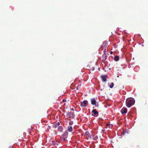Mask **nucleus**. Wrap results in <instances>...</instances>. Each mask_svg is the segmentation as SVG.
I'll list each match as a JSON object with an SVG mask.
<instances>
[{
	"instance_id": "obj_11",
	"label": "nucleus",
	"mask_w": 148,
	"mask_h": 148,
	"mask_svg": "<svg viewBox=\"0 0 148 148\" xmlns=\"http://www.w3.org/2000/svg\"><path fill=\"white\" fill-rule=\"evenodd\" d=\"M91 104L93 105H96V101L95 99L94 98L93 99H92L91 100Z\"/></svg>"
},
{
	"instance_id": "obj_10",
	"label": "nucleus",
	"mask_w": 148,
	"mask_h": 148,
	"mask_svg": "<svg viewBox=\"0 0 148 148\" xmlns=\"http://www.w3.org/2000/svg\"><path fill=\"white\" fill-rule=\"evenodd\" d=\"M67 130L70 132H71L73 131V127L71 126H69Z\"/></svg>"
},
{
	"instance_id": "obj_15",
	"label": "nucleus",
	"mask_w": 148,
	"mask_h": 148,
	"mask_svg": "<svg viewBox=\"0 0 148 148\" xmlns=\"http://www.w3.org/2000/svg\"><path fill=\"white\" fill-rule=\"evenodd\" d=\"M113 86H114V83H113L111 82V83L110 84V85L109 87L110 88H112L113 87Z\"/></svg>"
},
{
	"instance_id": "obj_8",
	"label": "nucleus",
	"mask_w": 148,
	"mask_h": 148,
	"mask_svg": "<svg viewBox=\"0 0 148 148\" xmlns=\"http://www.w3.org/2000/svg\"><path fill=\"white\" fill-rule=\"evenodd\" d=\"M106 76L105 75H102L101 79L103 82H106Z\"/></svg>"
},
{
	"instance_id": "obj_12",
	"label": "nucleus",
	"mask_w": 148,
	"mask_h": 148,
	"mask_svg": "<svg viewBox=\"0 0 148 148\" xmlns=\"http://www.w3.org/2000/svg\"><path fill=\"white\" fill-rule=\"evenodd\" d=\"M85 135L87 136L90 138L91 137V135L90 133L88 132H86L85 133Z\"/></svg>"
},
{
	"instance_id": "obj_2",
	"label": "nucleus",
	"mask_w": 148,
	"mask_h": 148,
	"mask_svg": "<svg viewBox=\"0 0 148 148\" xmlns=\"http://www.w3.org/2000/svg\"><path fill=\"white\" fill-rule=\"evenodd\" d=\"M92 115L95 117L97 116L99 114V113L96 109H94L92 111Z\"/></svg>"
},
{
	"instance_id": "obj_3",
	"label": "nucleus",
	"mask_w": 148,
	"mask_h": 148,
	"mask_svg": "<svg viewBox=\"0 0 148 148\" xmlns=\"http://www.w3.org/2000/svg\"><path fill=\"white\" fill-rule=\"evenodd\" d=\"M88 101L87 100H84L83 102H81L80 106L82 107H85L87 105Z\"/></svg>"
},
{
	"instance_id": "obj_4",
	"label": "nucleus",
	"mask_w": 148,
	"mask_h": 148,
	"mask_svg": "<svg viewBox=\"0 0 148 148\" xmlns=\"http://www.w3.org/2000/svg\"><path fill=\"white\" fill-rule=\"evenodd\" d=\"M68 133L66 132L64 133L62 135V139L63 141H65L66 139L68 137Z\"/></svg>"
},
{
	"instance_id": "obj_14",
	"label": "nucleus",
	"mask_w": 148,
	"mask_h": 148,
	"mask_svg": "<svg viewBox=\"0 0 148 148\" xmlns=\"http://www.w3.org/2000/svg\"><path fill=\"white\" fill-rule=\"evenodd\" d=\"M119 60V58L118 56H116L114 57V60L116 61H118Z\"/></svg>"
},
{
	"instance_id": "obj_16",
	"label": "nucleus",
	"mask_w": 148,
	"mask_h": 148,
	"mask_svg": "<svg viewBox=\"0 0 148 148\" xmlns=\"http://www.w3.org/2000/svg\"><path fill=\"white\" fill-rule=\"evenodd\" d=\"M73 123V121H70L69 122V124L70 125H72Z\"/></svg>"
},
{
	"instance_id": "obj_1",
	"label": "nucleus",
	"mask_w": 148,
	"mask_h": 148,
	"mask_svg": "<svg viewBox=\"0 0 148 148\" xmlns=\"http://www.w3.org/2000/svg\"><path fill=\"white\" fill-rule=\"evenodd\" d=\"M135 103L134 99L132 98H128L126 99V106L128 108L130 107Z\"/></svg>"
},
{
	"instance_id": "obj_7",
	"label": "nucleus",
	"mask_w": 148,
	"mask_h": 148,
	"mask_svg": "<svg viewBox=\"0 0 148 148\" xmlns=\"http://www.w3.org/2000/svg\"><path fill=\"white\" fill-rule=\"evenodd\" d=\"M108 46V42L107 41H105L102 45V47H106Z\"/></svg>"
},
{
	"instance_id": "obj_18",
	"label": "nucleus",
	"mask_w": 148,
	"mask_h": 148,
	"mask_svg": "<svg viewBox=\"0 0 148 148\" xmlns=\"http://www.w3.org/2000/svg\"><path fill=\"white\" fill-rule=\"evenodd\" d=\"M110 54H113V52L112 51H111L110 52Z\"/></svg>"
},
{
	"instance_id": "obj_9",
	"label": "nucleus",
	"mask_w": 148,
	"mask_h": 148,
	"mask_svg": "<svg viewBox=\"0 0 148 148\" xmlns=\"http://www.w3.org/2000/svg\"><path fill=\"white\" fill-rule=\"evenodd\" d=\"M60 125V123L59 122H58L56 123L55 124H54L53 125V127L55 128H57L58 126H59Z\"/></svg>"
},
{
	"instance_id": "obj_5",
	"label": "nucleus",
	"mask_w": 148,
	"mask_h": 148,
	"mask_svg": "<svg viewBox=\"0 0 148 148\" xmlns=\"http://www.w3.org/2000/svg\"><path fill=\"white\" fill-rule=\"evenodd\" d=\"M127 109L125 107L123 108L121 110V112L122 114H125L127 113Z\"/></svg>"
},
{
	"instance_id": "obj_13",
	"label": "nucleus",
	"mask_w": 148,
	"mask_h": 148,
	"mask_svg": "<svg viewBox=\"0 0 148 148\" xmlns=\"http://www.w3.org/2000/svg\"><path fill=\"white\" fill-rule=\"evenodd\" d=\"M63 130V127L61 126L59 127L58 128V130L60 132H62Z\"/></svg>"
},
{
	"instance_id": "obj_6",
	"label": "nucleus",
	"mask_w": 148,
	"mask_h": 148,
	"mask_svg": "<svg viewBox=\"0 0 148 148\" xmlns=\"http://www.w3.org/2000/svg\"><path fill=\"white\" fill-rule=\"evenodd\" d=\"M67 115L68 116H69L70 118H71L72 119L75 116V114L73 112H69L67 114Z\"/></svg>"
},
{
	"instance_id": "obj_19",
	"label": "nucleus",
	"mask_w": 148,
	"mask_h": 148,
	"mask_svg": "<svg viewBox=\"0 0 148 148\" xmlns=\"http://www.w3.org/2000/svg\"><path fill=\"white\" fill-rule=\"evenodd\" d=\"M71 110H73V108H72V109H71Z\"/></svg>"
},
{
	"instance_id": "obj_17",
	"label": "nucleus",
	"mask_w": 148,
	"mask_h": 148,
	"mask_svg": "<svg viewBox=\"0 0 148 148\" xmlns=\"http://www.w3.org/2000/svg\"><path fill=\"white\" fill-rule=\"evenodd\" d=\"M98 138V136H96L95 137H94V138H93V139L95 140H97Z\"/></svg>"
}]
</instances>
